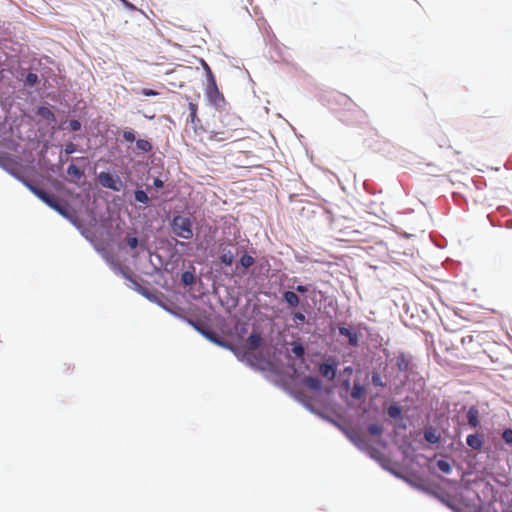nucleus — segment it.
Masks as SVG:
<instances>
[{"label": "nucleus", "mask_w": 512, "mask_h": 512, "mask_svg": "<svg viewBox=\"0 0 512 512\" xmlns=\"http://www.w3.org/2000/svg\"><path fill=\"white\" fill-rule=\"evenodd\" d=\"M29 189L35 194L39 199H41L45 204H47L50 208H56L58 204V200L54 195L47 193L45 190L33 186L31 184L28 185Z\"/></svg>", "instance_id": "obj_5"}, {"label": "nucleus", "mask_w": 512, "mask_h": 512, "mask_svg": "<svg viewBox=\"0 0 512 512\" xmlns=\"http://www.w3.org/2000/svg\"><path fill=\"white\" fill-rule=\"evenodd\" d=\"M424 439L431 444H436L439 442V436L436 435L435 431L432 429L425 430Z\"/></svg>", "instance_id": "obj_19"}, {"label": "nucleus", "mask_w": 512, "mask_h": 512, "mask_svg": "<svg viewBox=\"0 0 512 512\" xmlns=\"http://www.w3.org/2000/svg\"><path fill=\"white\" fill-rule=\"evenodd\" d=\"M498 461L497 459H493V462L491 464H487L491 469L494 468V462Z\"/></svg>", "instance_id": "obj_46"}, {"label": "nucleus", "mask_w": 512, "mask_h": 512, "mask_svg": "<svg viewBox=\"0 0 512 512\" xmlns=\"http://www.w3.org/2000/svg\"><path fill=\"white\" fill-rule=\"evenodd\" d=\"M372 383L375 385V386H380V387H383L384 386V383L382 382V379L379 375L377 374H374L372 376Z\"/></svg>", "instance_id": "obj_38"}, {"label": "nucleus", "mask_w": 512, "mask_h": 512, "mask_svg": "<svg viewBox=\"0 0 512 512\" xmlns=\"http://www.w3.org/2000/svg\"><path fill=\"white\" fill-rule=\"evenodd\" d=\"M194 327L209 341L213 342L214 344H217L219 346L225 347V343L222 341V339L219 337L217 333L214 331H211L209 329L203 328L202 326L195 324Z\"/></svg>", "instance_id": "obj_9"}, {"label": "nucleus", "mask_w": 512, "mask_h": 512, "mask_svg": "<svg viewBox=\"0 0 512 512\" xmlns=\"http://www.w3.org/2000/svg\"><path fill=\"white\" fill-rule=\"evenodd\" d=\"M202 62H203L204 70H206V72H207L208 81L210 82V75H213V73H212L210 67L208 66V64L205 61H202Z\"/></svg>", "instance_id": "obj_44"}, {"label": "nucleus", "mask_w": 512, "mask_h": 512, "mask_svg": "<svg viewBox=\"0 0 512 512\" xmlns=\"http://www.w3.org/2000/svg\"><path fill=\"white\" fill-rule=\"evenodd\" d=\"M182 281L186 284V285H190L193 283L194 281V276L192 273L190 272H185L183 273L182 275Z\"/></svg>", "instance_id": "obj_32"}, {"label": "nucleus", "mask_w": 512, "mask_h": 512, "mask_svg": "<svg viewBox=\"0 0 512 512\" xmlns=\"http://www.w3.org/2000/svg\"><path fill=\"white\" fill-rule=\"evenodd\" d=\"M98 180L100 184L105 188H109L114 191L120 190V187L118 186L119 179L115 178L112 174L108 172H101L98 176Z\"/></svg>", "instance_id": "obj_8"}, {"label": "nucleus", "mask_w": 512, "mask_h": 512, "mask_svg": "<svg viewBox=\"0 0 512 512\" xmlns=\"http://www.w3.org/2000/svg\"><path fill=\"white\" fill-rule=\"evenodd\" d=\"M293 320L296 323H303V322H305L306 317L302 312H295L293 314Z\"/></svg>", "instance_id": "obj_34"}, {"label": "nucleus", "mask_w": 512, "mask_h": 512, "mask_svg": "<svg viewBox=\"0 0 512 512\" xmlns=\"http://www.w3.org/2000/svg\"><path fill=\"white\" fill-rule=\"evenodd\" d=\"M141 94L144 95V96H156L158 95V92L155 91V90H152V89H148V88H144L141 90Z\"/></svg>", "instance_id": "obj_39"}, {"label": "nucleus", "mask_w": 512, "mask_h": 512, "mask_svg": "<svg viewBox=\"0 0 512 512\" xmlns=\"http://www.w3.org/2000/svg\"><path fill=\"white\" fill-rule=\"evenodd\" d=\"M362 387L361 386H358V385H355L353 390H352V397L353 398H359L360 397V394L362 393Z\"/></svg>", "instance_id": "obj_41"}, {"label": "nucleus", "mask_w": 512, "mask_h": 512, "mask_svg": "<svg viewBox=\"0 0 512 512\" xmlns=\"http://www.w3.org/2000/svg\"><path fill=\"white\" fill-rule=\"evenodd\" d=\"M468 421L469 424L473 427L477 426L478 424V411L475 408H471L468 412Z\"/></svg>", "instance_id": "obj_24"}, {"label": "nucleus", "mask_w": 512, "mask_h": 512, "mask_svg": "<svg viewBox=\"0 0 512 512\" xmlns=\"http://www.w3.org/2000/svg\"><path fill=\"white\" fill-rule=\"evenodd\" d=\"M283 299L288 304L289 307L295 308L299 305L300 299L295 292L286 291L283 293Z\"/></svg>", "instance_id": "obj_15"}, {"label": "nucleus", "mask_w": 512, "mask_h": 512, "mask_svg": "<svg viewBox=\"0 0 512 512\" xmlns=\"http://www.w3.org/2000/svg\"><path fill=\"white\" fill-rule=\"evenodd\" d=\"M188 107L190 110L191 123H195L196 120L199 121V119L197 118V105L194 103H189Z\"/></svg>", "instance_id": "obj_27"}, {"label": "nucleus", "mask_w": 512, "mask_h": 512, "mask_svg": "<svg viewBox=\"0 0 512 512\" xmlns=\"http://www.w3.org/2000/svg\"><path fill=\"white\" fill-rule=\"evenodd\" d=\"M339 333L342 336L348 337V342L351 346H357L358 345V335L355 331L346 328L344 326L339 327Z\"/></svg>", "instance_id": "obj_13"}, {"label": "nucleus", "mask_w": 512, "mask_h": 512, "mask_svg": "<svg viewBox=\"0 0 512 512\" xmlns=\"http://www.w3.org/2000/svg\"><path fill=\"white\" fill-rule=\"evenodd\" d=\"M65 153L66 154H72L76 151V145L72 142L65 145Z\"/></svg>", "instance_id": "obj_37"}, {"label": "nucleus", "mask_w": 512, "mask_h": 512, "mask_svg": "<svg viewBox=\"0 0 512 512\" xmlns=\"http://www.w3.org/2000/svg\"><path fill=\"white\" fill-rule=\"evenodd\" d=\"M305 387L310 390L318 391L321 389V381L313 376H306L302 380Z\"/></svg>", "instance_id": "obj_14"}, {"label": "nucleus", "mask_w": 512, "mask_h": 512, "mask_svg": "<svg viewBox=\"0 0 512 512\" xmlns=\"http://www.w3.org/2000/svg\"><path fill=\"white\" fill-rule=\"evenodd\" d=\"M67 174L71 176L74 180H80L84 173L83 171L77 167L75 164H70L67 168Z\"/></svg>", "instance_id": "obj_16"}, {"label": "nucleus", "mask_w": 512, "mask_h": 512, "mask_svg": "<svg viewBox=\"0 0 512 512\" xmlns=\"http://www.w3.org/2000/svg\"><path fill=\"white\" fill-rule=\"evenodd\" d=\"M462 344L464 346H467V345H470L471 343L474 342V336L473 335H466L462 338L461 340Z\"/></svg>", "instance_id": "obj_40"}, {"label": "nucleus", "mask_w": 512, "mask_h": 512, "mask_svg": "<svg viewBox=\"0 0 512 512\" xmlns=\"http://www.w3.org/2000/svg\"><path fill=\"white\" fill-rule=\"evenodd\" d=\"M436 465H437V468L441 472L446 473V474L450 473L451 470H452V467H451L450 463L448 461H446V460H442V459L438 460Z\"/></svg>", "instance_id": "obj_25"}, {"label": "nucleus", "mask_w": 512, "mask_h": 512, "mask_svg": "<svg viewBox=\"0 0 512 512\" xmlns=\"http://www.w3.org/2000/svg\"><path fill=\"white\" fill-rule=\"evenodd\" d=\"M388 414L389 416L393 417V418H396L398 416H400L401 414V410L398 406L396 405H391L389 408H388Z\"/></svg>", "instance_id": "obj_30"}, {"label": "nucleus", "mask_w": 512, "mask_h": 512, "mask_svg": "<svg viewBox=\"0 0 512 512\" xmlns=\"http://www.w3.org/2000/svg\"><path fill=\"white\" fill-rule=\"evenodd\" d=\"M69 127L72 131H78L81 129V123L78 120H71L69 122Z\"/></svg>", "instance_id": "obj_36"}, {"label": "nucleus", "mask_w": 512, "mask_h": 512, "mask_svg": "<svg viewBox=\"0 0 512 512\" xmlns=\"http://www.w3.org/2000/svg\"><path fill=\"white\" fill-rule=\"evenodd\" d=\"M292 353L298 357V358H301L304 356V353H305V349H304V346L302 345V343L300 342H294L292 344Z\"/></svg>", "instance_id": "obj_22"}, {"label": "nucleus", "mask_w": 512, "mask_h": 512, "mask_svg": "<svg viewBox=\"0 0 512 512\" xmlns=\"http://www.w3.org/2000/svg\"><path fill=\"white\" fill-rule=\"evenodd\" d=\"M55 211H57L59 214H61L64 217H68V210L66 205H62L58 202L56 205V208H53Z\"/></svg>", "instance_id": "obj_31"}, {"label": "nucleus", "mask_w": 512, "mask_h": 512, "mask_svg": "<svg viewBox=\"0 0 512 512\" xmlns=\"http://www.w3.org/2000/svg\"><path fill=\"white\" fill-rule=\"evenodd\" d=\"M126 242L131 249H135L138 246V239L136 237H128Z\"/></svg>", "instance_id": "obj_35"}, {"label": "nucleus", "mask_w": 512, "mask_h": 512, "mask_svg": "<svg viewBox=\"0 0 512 512\" xmlns=\"http://www.w3.org/2000/svg\"><path fill=\"white\" fill-rule=\"evenodd\" d=\"M467 444L474 448V449H479L480 448V436L479 434H473V435H469L467 437Z\"/></svg>", "instance_id": "obj_21"}, {"label": "nucleus", "mask_w": 512, "mask_h": 512, "mask_svg": "<svg viewBox=\"0 0 512 512\" xmlns=\"http://www.w3.org/2000/svg\"><path fill=\"white\" fill-rule=\"evenodd\" d=\"M37 114L46 120H49V121L55 120L54 113L47 107H39L37 110Z\"/></svg>", "instance_id": "obj_18"}, {"label": "nucleus", "mask_w": 512, "mask_h": 512, "mask_svg": "<svg viewBox=\"0 0 512 512\" xmlns=\"http://www.w3.org/2000/svg\"><path fill=\"white\" fill-rule=\"evenodd\" d=\"M396 367L401 372H407L411 364V357L405 353H399L396 358Z\"/></svg>", "instance_id": "obj_10"}, {"label": "nucleus", "mask_w": 512, "mask_h": 512, "mask_svg": "<svg viewBox=\"0 0 512 512\" xmlns=\"http://www.w3.org/2000/svg\"><path fill=\"white\" fill-rule=\"evenodd\" d=\"M502 439L503 441L508 444V445H511L512 444V429L511 428H507L503 431L502 433Z\"/></svg>", "instance_id": "obj_28"}, {"label": "nucleus", "mask_w": 512, "mask_h": 512, "mask_svg": "<svg viewBox=\"0 0 512 512\" xmlns=\"http://www.w3.org/2000/svg\"><path fill=\"white\" fill-rule=\"evenodd\" d=\"M153 185L156 187V188H162L164 183L161 179L159 178H155L154 181H153Z\"/></svg>", "instance_id": "obj_45"}, {"label": "nucleus", "mask_w": 512, "mask_h": 512, "mask_svg": "<svg viewBox=\"0 0 512 512\" xmlns=\"http://www.w3.org/2000/svg\"><path fill=\"white\" fill-rule=\"evenodd\" d=\"M134 198L137 202L148 204L149 203V197L143 190H136L134 193Z\"/></svg>", "instance_id": "obj_23"}, {"label": "nucleus", "mask_w": 512, "mask_h": 512, "mask_svg": "<svg viewBox=\"0 0 512 512\" xmlns=\"http://www.w3.org/2000/svg\"><path fill=\"white\" fill-rule=\"evenodd\" d=\"M262 343V337L259 333L253 332L245 342V348L251 351L257 350Z\"/></svg>", "instance_id": "obj_11"}, {"label": "nucleus", "mask_w": 512, "mask_h": 512, "mask_svg": "<svg viewBox=\"0 0 512 512\" xmlns=\"http://www.w3.org/2000/svg\"><path fill=\"white\" fill-rule=\"evenodd\" d=\"M123 139L127 142H134L136 140V136L133 130H124L123 131Z\"/></svg>", "instance_id": "obj_29"}, {"label": "nucleus", "mask_w": 512, "mask_h": 512, "mask_svg": "<svg viewBox=\"0 0 512 512\" xmlns=\"http://www.w3.org/2000/svg\"><path fill=\"white\" fill-rule=\"evenodd\" d=\"M231 243H222L218 247L219 259L226 266H231L234 262V254L230 249Z\"/></svg>", "instance_id": "obj_7"}, {"label": "nucleus", "mask_w": 512, "mask_h": 512, "mask_svg": "<svg viewBox=\"0 0 512 512\" xmlns=\"http://www.w3.org/2000/svg\"><path fill=\"white\" fill-rule=\"evenodd\" d=\"M220 121L224 129L234 132L240 126V118L235 114L229 111H220Z\"/></svg>", "instance_id": "obj_4"}, {"label": "nucleus", "mask_w": 512, "mask_h": 512, "mask_svg": "<svg viewBox=\"0 0 512 512\" xmlns=\"http://www.w3.org/2000/svg\"><path fill=\"white\" fill-rule=\"evenodd\" d=\"M436 141L440 147H449V140L444 135H438Z\"/></svg>", "instance_id": "obj_33"}, {"label": "nucleus", "mask_w": 512, "mask_h": 512, "mask_svg": "<svg viewBox=\"0 0 512 512\" xmlns=\"http://www.w3.org/2000/svg\"><path fill=\"white\" fill-rule=\"evenodd\" d=\"M232 137H233V132L228 131L226 129L219 130V131H212L209 135V139L211 141H216V142L228 141V140L232 139Z\"/></svg>", "instance_id": "obj_12"}, {"label": "nucleus", "mask_w": 512, "mask_h": 512, "mask_svg": "<svg viewBox=\"0 0 512 512\" xmlns=\"http://www.w3.org/2000/svg\"><path fill=\"white\" fill-rule=\"evenodd\" d=\"M206 96L211 105L219 111H224L226 108V100L223 94L219 91L214 75H210V82L206 89Z\"/></svg>", "instance_id": "obj_3"}, {"label": "nucleus", "mask_w": 512, "mask_h": 512, "mask_svg": "<svg viewBox=\"0 0 512 512\" xmlns=\"http://www.w3.org/2000/svg\"><path fill=\"white\" fill-rule=\"evenodd\" d=\"M239 262H240V265L244 269H248L249 267H251L254 264L255 259L251 255L244 254V255L241 256Z\"/></svg>", "instance_id": "obj_20"}, {"label": "nucleus", "mask_w": 512, "mask_h": 512, "mask_svg": "<svg viewBox=\"0 0 512 512\" xmlns=\"http://www.w3.org/2000/svg\"><path fill=\"white\" fill-rule=\"evenodd\" d=\"M136 147L138 150L144 153L151 152L153 149L151 142L145 139H138L136 141Z\"/></svg>", "instance_id": "obj_17"}, {"label": "nucleus", "mask_w": 512, "mask_h": 512, "mask_svg": "<svg viewBox=\"0 0 512 512\" xmlns=\"http://www.w3.org/2000/svg\"><path fill=\"white\" fill-rule=\"evenodd\" d=\"M37 79H38V77H37V75H36V74H34V73H29V74L27 75V81H28L30 84H35V83L37 82Z\"/></svg>", "instance_id": "obj_42"}, {"label": "nucleus", "mask_w": 512, "mask_h": 512, "mask_svg": "<svg viewBox=\"0 0 512 512\" xmlns=\"http://www.w3.org/2000/svg\"><path fill=\"white\" fill-rule=\"evenodd\" d=\"M475 512H480V508H476V509H475Z\"/></svg>", "instance_id": "obj_47"}, {"label": "nucleus", "mask_w": 512, "mask_h": 512, "mask_svg": "<svg viewBox=\"0 0 512 512\" xmlns=\"http://www.w3.org/2000/svg\"><path fill=\"white\" fill-rule=\"evenodd\" d=\"M337 363L333 358H329L326 362L319 365V373L328 380L336 377Z\"/></svg>", "instance_id": "obj_6"}, {"label": "nucleus", "mask_w": 512, "mask_h": 512, "mask_svg": "<svg viewBox=\"0 0 512 512\" xmlns=\"http://www.w3.org/2000/svg\"><path fill=\"white\" fill-rule=\"evenodd\" d=\"M340 102L348 106L347 110H343L340 113L341 121L347 124H354L363 118L364 112L349 97L340 95Z\"/></svg>", "instance_id": "obj_1"}, {"label": "nucleus", "mask_w": 512, "mask_h": 512, "mask_svg": "<svg viewBox=\"0 0 512 512\" xmlns=\"http://www.w3.org/2000/svg\"><path fill=\"white\" fill-rule=\"evenodd\" d=\"M368 432L371 434V435H374V436H379L382 434L383 432V429L380 425L376 424V423H372L368 426L367 428Z\"/></svg>", "instance_id": "obj_26"}, {"label": "nucleus", "mask_w": 512, "mask_h": 512, "mask_svg": "<svg viewBox=\"0 0 512 512\" xmlns=\"http://www.w3.org/2000/svg\"><path fill=\"white\" fill-rule=\"evenodd\" d=\"M296 291H297L298 293L304 294V293H307V292H308V287H307V286H305V285H298V286L296 287Z\"/></svg>", "instance_id": "obj_43"}, {"label": "nucleus", "mask_w": 512, "mask_h": 512, "mask_svg": "<svg viewBox=\"0 0 512 512\" xmlns=\"http://www.w3.org/2000/svg\"><path fill=\"white\" fill-rule=\"evenodd\" d=\"M172 232L185 240L193 237L192 221L190 218L182 215L174 216L171 222Z\"/></svg>", "instance_id": "obj_2"}]
</instances>
